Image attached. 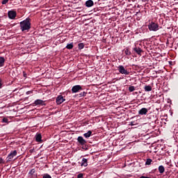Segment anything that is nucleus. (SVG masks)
<instances>
[{
    "label": "nucleus",
    "instance_id": "2eb2a0df",
    "mask_svg": "<svg viewBox=\"0 0 178 178\" xmlns=\"http://www.w3.org/2000/svg\"><path fill=\"white\" fill-rule=\"evenodd\" d=\"M41 138H42V136H41V134H38L36 135L35 140H36L38 143H40V142H41Z\"/></svg>",
    "mask_w": 178,
    "mask_h": 178
},
{
    "label": "nucleus",
    "instance_id": "4be33fe9",
    "mask_svg": "<svg viewBox=\"0 0 178 178\" xmlns=\"http://www.w3.org/2000/svg\"><path fill=\"white\" fill-rule=\"evenodd\" d=\"M135 90H136V87H134V86H129V91L130 92H133V91H134Z\"/></svg>",
    "mask_w": 178,
    "mask_h": 178
},
{
    "label": "nucleus",
    "instance_id": "72a5a7b5",
    "mask_svg": "<svg viewBox=\"0 0 178 178\" xmlns=\"http://www.w3.org/2000/svg\"><path fill=\"white\" fill-rule=\"evenodd\" d=\"M130 126H134V122H130Z\"/></svg>",
    "mask_w": 178,
    "mask_h": 178
},
{
    "label": "nucleus",
    "instance_id": "6e6552de",
    "mask_svg": "<svg viewBox=\"0 0 178 178\" xmlns=\"http://www.w3.org/2000/svg\"><path fill=\"white\" fill-rule=\"evenodd\" d=\"M8 17L9 19H15L16 17V11H8Z\"/></svg>",
    "mask_w": 178,
    "mask_h": 178
},
{
    "label": "nucleus",
    "instance_id": "bb28decb",
    "mask_svg": "<svg viewBox=\"0 0 178 178\" xmlns=\"http://www.w3.org/2000/svg\"><path fill=\"white\" fill-rule=\"evenodd\" d=\"M82 149L87 151V149H88V146L86 144L82 145Z\"/></svg>",
    "mask_w": 178,
    "mask_h": 178
},
{
    "label": "nucleus",
    "instance_id": "7ed1b4c3",
    "mask_svg": "<svg viewBox=\"0 0 178 178\" xmlns=\"http://www.w3.org/2000/svg\"><path fill=\"white\" fill-rule=\"evenodd\" d=\"M118 70L121 74H125V76H127L128 74H130V72H129L127 70L124 69V67L123 65H120L118 67Z\"/></svg>",
    "mask_w": 178,
    "mask_h": 178
},
{
    "label": "nucleus",
    "instance_id": "39448f33",
    "mask_svg": "<svg viewBox=\"0 0 178 178\" xmlns=\"http://www.w3.org/2000/svg\"><path fill=\"white\" fill-rule=\"evenodd\" d=\"M80 90H83V88L81 87V86L76 85L72 87V92H79V91H80Z\"/></svg>",
    "mask_w": 178,
    "mask_h": 178
},
{
    "label": "nucleus",
    "instance_id": "423d86ee",
    "mask_svg": "<svg viewBox=\"0 0 178 178\" xmlns=\"http://www.w3.org/2000/svg\"><path fill=\"white\" fill-rule=\"evenodd\" d=\"M65 99L63 98V96L62 95H59L57 98H56V104L57 105H60V104H63V102H65Z\"/></svg>",
    "mask_w": 178,
    "mask_h": 178
},
{
    "label": "nucleus",
    "instance_id": "f257e3e1",
    "mask_svg": "<svg viewBox=\"0 0 178 178\" xmlns=\"http://www.w3.org/2000/svg\"><path fill=\"white\" fill-rule=\"evenodd\" d=\"M31 19L26 18L24 21L20 22V28L22 31H26V30H30L31 29Z\"/></svg>",
    "mask_w": 178,
    "mask_h": 178
},
{
    "label": "nucleus",
    "instance_id": "a211bd4d",
    "mask_svg": "<svg viewBox=\"0 0 178 178\" xmlns=\"http://www.w3.org/2000/svg\"><path fill=\"white\" fill-rule=\"evenodd\" d=\"M144 90L147 92L152 91V87L151 86H145Z\"/></svg>",
    "mask_w": 178,
    "mask_h": 178
},
{
    "label": "nucleus",
    "instance_id": "5701e85b",
    "mask_svg": "<svg viewBox=\"0 0 178 178\" xmlns=\"http://www.w3.org/2000/svg\"><path fill=\"white\" fill-rule=\"evenodd\" d=\"M152 162V159H147L145 162V165H151V163Z\"/></svg>",
    "mask_w": 178,
    "mask_h": 178
},
{
    "label": "nucleus",
    "instance_id": "a878e982",
    "mask_svg": "<svg viewBox=\"0 0 178 178\" xmlns=\"http://www.w3.org/2000/svg\"><path fill=\"white\" fill-rule=\"evenodd\" d=\"M86 95H87L86 92H82L79 93V97H86Z\"/></svg>",
    "mask_w": 178,
    "mask_h": 178
},
{
    "label": "nucleus",
    "instance_id": "c756f323",
    "mask_svg": "<svg viewBox=\"0 0 178 178\" xmlns=\"http://www.w3.org/2000/svg\"><path fill=\"white\" fill-rule=\"evenodd\" d=\"M0 163H5V161H3V159L0 158Z\"/></svg>",
    "mask_w": 178,
    "mask_h": 178
},
{
    "label": "nucleus",
    "instance_id": "c85d7f7f",
    "mask_svg": "<svg viewBox=\"0 0 178 178\" xmlns=\"http://www.w3.org/2000/svg\"><path fill=\"white\" fill-rule=\"evenodd\" d=\"M9 2V0H3L1 1L2 5H6Z\"/></svg>",
    "mask_w": 178,
    "mask_h": 178
},
{
    "label": "nucleus",
    "instance_id": "393cba45",
    "mask_svg": "<svg viewBox=\"0 0 178 178\" xmlns=\"http://www.w3.org/2000/svg\"><path fill=\"white\" fill-rule=\"evenodd\" d=\"M42 178H52L49 174H44Z\"/></svg>",
    "mask_w": 178,
    "mask_h": 178
},
{
    "label": "nucleus",
    "instance_id": "1a4fd4ad",
    "mask_svg": "<svg viewBox=\"0 0 178 178\" xmlns=\"http://www.w3.org/2000/svg\"><path fill=\"white\" fill-rule=\"evenodd\" d=\"M34 105L45 106V102L41 99H37L34 102Z\"/></svg>",
    "mask_w": 178,
    "mask_h": 178
},
{
    "label": "nucleus",
    "instance_id": "b1692460",
    "mask_svg": "<svg viewBox=\"0 0 178 178\" xmlns=\"http://www.w3.org/2000/svg\"><path fill=\"white\" fill-rule=\"evenodd\" d=\"M78 48L79 49H83V48H84V43H79L78 44Z\"/></svg>",
    "mask_w": 178,
    "mask_h": 178
},
{
    "label": "nucleus",
    "instance_id": "f03ea898",
    "mask_svg": "<svg viewBox=\"0 0 178 178\" xmlns=\"http://www.w3.org/2000/svg\"><path fill=\"white\" fill-rule=\"evenodd\" d=\"M149 31H158L159 30V25L154 22H152L148 25Z\"/></svg>",
    "mask_w": 178,
    "mask_h": 178
},
{
    "label": "nucleus",
    "instance_id": "f8f14e48",
    "mask_svg": "<svg viewBox=\"0 0 178 178\" xmlns=\"http://www.w3.org/2000/svg\"><path fill=\"white\" fill-rule=\"evenodd\" d=\"M134 51H135L138 55H141V52H143V49H141L140 47H134Z\"/></svg>",
    "mask_w": 178,
    "mask_h": 178
},
{
    "label": "nucleus",
    "instance_id": "cd10ccee",
    "mask_svg": "<svg viewBox=\"0 0 178 178\" xmlns=\"http://www.w3.org/2000/svg\"><path fill=\"white\" fill-rule=\"evenodd\" d=\"M2 122H3V123H8L9 120H8V118H3Z\"/></svg>",
    "mask_w": 178,
    "mask_h": 178
},
{
    "label": "nucleus",
    "instance_id": "473e14b6",
    "mask_svg": "<svg viewBox=\"0 0 178 178\" xmlns=\"http://www.w3.org/2000/svg\"><path fill=\"white\" fill-rule=\"evenodd\" d=\"M29 94H33V92L32 91H27L26 95H29Z\"/></svg>",
    "mask_w": 178,
    "mask_h": 178
},
{
    "label": "nucleus",
    "instance_id": "9d476101",
    "mask_svg": "<svg viewBox=\"0 0 178 178\" xmlns=\"http://www.w3.org/2000/svg\"><path fill=\"white\" fill-rule=\"evenodd\" d=\"M85 5L87 8H91V6H94V1L92 0H88L86 1Z\"/></svg>",
    "mask_w": 178,
    "mask_h": 178
},
{
    "label": "nucleus",
    "instance_id": "412c9836",
    "mask_svg": "<svg viewBox=\"0 0 178 178\" xmlns=\"http://www.w3.org/2000/svg\"><path fill=\"white\" fill-rule=\"evenodd\" d=\"M124 54H125V55H127L128 56H129V55H131V52L130 51V50H129V49H125Z\"/></svg>",
    "mask_w": 178,
    "mask_h": 178
},
{
    "label": "nucleus",
    "instance_id": "f3484780",
    "mask_svg": "<svg viewBox=\"0 0 178 178\" xmlns=\"http://www.w3.org/2000/svg\"><path fill=\"white\" fill-rule=\"evenodd\" d=\"M159 172L161 174L164 173L165 172V167H163V165H160L159 167Z\"/></svg>",
    "mask_w": 178,
    "mask_h": 178
},
{
    "label": "nucleus",
    "instance_id": "2f4dec72",
    "mask_svg": "<svg viewBox=\"0 0 178 178\" xmlns=\"http://www.w3.org/2000/svg\"><path fill=\"white\" fill-rule=\"evenodd\" d=\"M2 86H3L2 79H0V90L1 88H2Z\"/></svg>",
    "mask_w": 178,
    "mask_h": 178
},
{
    "label": "nucleus",
    "instance_id": "0eeeda50",
    "mask_svg": "<svg viewBox=\"0 0 178 178\" xmlns=\"http://www.w3.org/2000/svg\"><path fill=\"white\" fill-rule=\"evenodd\" d=\"M17 155V151L14 150L13 152H11L10 154L8 156V161H10V159H13L14 156H16Z\"/></svg>",
    "mask_w": 178,
    "mask_h": 178
},
{
    "label": "nucleus",
    "instance_id": "dca6fc26",
    "mask_svg": "<svg viewBox=\"0 0 178 178\" xmlns=\"http://www.w3.org/2000/svg\"><path fill=\"white\" fill-rule=\"evenodd\" d=\"M88 160L87 159H82V163H81V166H87L88 163H87Z\"/></svg>",
    "mask_w": 178,
    "mask_h": 178
},
{
    "label": "nucleus",
    "instance_id": "7c9ffc66",
    "mask_svg": "<svg viewBox=\"0 0 178 178\" xmlns=\"http://www.w3.org/2000/svg\"><path fill=\"white\" fill-rule=\"evenodd\" d=\"M78 178H83V174L81 173V174H79L78 176H77Z\"/></svg>",
    "mask_w": 178,
    "mask_h": 178
},
{
    "label": "nucleus",
    "instance_id": "6ab92c4d",
    "mask_svg": "<svg viewBox=\"0 0 178 178\" xmlns=\"http://www.w3.org/2000/svg\"><path fill=\"white\" fill-rule=\"evenodd\" d=\"M35 173H36V171H35V169L33 168L32 170H31L29 172V175L30 176H34L35 175Z\"/></svg>",
    "mask_w": 178,
    "mask_h": 178
},
{
    "label": "nucleus",
    "instance_id": "ddd939ff",
    "mask_svg": "<svg viewBox=\"0 0 178 178\" xmlns=\"http://www.w3.org/2000/svg\"><path fill=\"white\" fill-rule=\"evenodd\" d=\"M92 134V131H88L87 133H85L83 134V137H85V138H90Z\"/></svg>",
    "mask_w": 178,
    "mask_h": 178
},
{
    "label": "nucleus",
    "instance_id": "aec40b11",
    "mask_svg": "<svg viewBox=\"0 0 178 178\" xmlns=\"http://www.w3.org/2000/svg\"><path fill=\"white\" fill-rule=\"evenodd\" d=\"M73 42H71L70 44H67L66 46L67 49H73Z\"/></svg>",
    "mask_w": 178,
    "mask_h": 178
},
{
    "label": "nucleus",
    "instance_id": "4468645a",
    "mask_svg": "<svg viewBox=\"0 0 178 178\" xmlns=\"http://www.w3.org/2000/svg\"><path fill=\"white\" fill-rule=\"evenodd\" d=\"M5 65V58L0 57V67H3Z\"/></svg>",
    "mask_w": 178,
    "mask_h": 178
},
{
    "label": "nucleus",
    "instance_id": "9b49d317",
    "mask_svg": "<svg viewBox=\"0 0 178 178\" xmlns=\"http://www.w3.org/2000/svg\"><path fill=\"white\" fill-rule=\"evenodd\" d=\"M147 113H148V109H147L146 108H142L138 111V114L139 115H147Z\"/></svg>",
    "mask_w": 178,
    "mask_h": 178
},
{
    "label": "nucleus",
    "instance_id": "20e7f679",
    "mask_svg": "<svg viewBox=\"0 0 178 178\" xmlns=\"http://www.w3.org/2000/svg\"><path fill=\"white\" fill-rule=\"evenodd\" d=\"M77 141L80 145H86V144H87V140H86L83 136H79L77 138Z\"/></svg>",
    "mask_w": 178,
    "mask_h": 178
}]
</instances>
